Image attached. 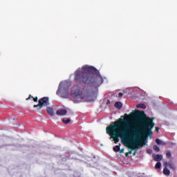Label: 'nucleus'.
Instances as JSON below:
<instances>
[{"label": "nucleus", "instance_id": "obj_5", "mask_svg": "<svg viewBox=\"0 0 177 177\" xmlns=\"http://www.w3.org/2000/svg\"><path fill=\"white\" fill-rule=\"evenodd\" d=\"M49 106V97H44L39 100V104L37 105H34L33 107L38 109V110H41L42 107H48Z\"/></svg>", "mask_w": 177, "mask_h": 177}, {"label": "nucleus", "instance_id": "obj_4", "mask_svg": "<svg viewBox=\"0 0 177 177\" xmlns=\"http://www.w3.org/2000/svg\"><path fill=\"white\" fill-rule=\"evenodd\" d=\"M71 96L75 99H79V97H82V91L78 86H73L71 90Z\"/></svg>", "mask_w": 177, "mask_h": 177}, {"label": "nucleus", "instance_id": "obj_16", "mask_svg": "<svg viewBox=\"0 0 177 177\" xmlns=\"http://www.w3.org/2000/svg\"><path fill=\"white\" fill-rule=\"evenodd\" d=\"M172 156V153H171V151H167L166 153L167 158H171Z\"/></svg>", "mask_w": 177, "mask_h": 177}, {"label": "nucleus", "instance_id": "obj_22", "mask_svg": "<svg viewBox=\"0 0 177 177\" xmlns=\"http://www.w3.org/2000/svg\"><path fill=\"white\" fill-rule=\"evenodd\" d=\"M30 98L33 99L34 97H32V96H31V95H30L29 97L28 98H26V100H30Z\"/></svg>", "mask_w": 177, "mask_h": 177}, {"label": "nucleus", "instance_id": "obj_19", "mask_svg": "<svg viewBox=\"0 0 177 177\" xmlns=\"http://www.w3.org/2000/svg\"><path fill=\"white\" fill-rule=\"evenodd\" d=\"M147 153H148V154H151V153H153V150H151V149H147Z\"/></svg>", "mask_w": 177, "mask_h": 177}, {"label": "nucleus", "instance_id": "obj_9", "mask_svg": "<svg viewBox=\"0 0 177 177\" xmlns=\"http://www.w3.org/2000/svg\"><path fill=\"white\" fill-rule=\"evenodd\" d=\"M154 161H161L162 160V155L156 154L153 155Z\"/></svg>", "mask_w": 177, "mask_h": 177}, {"label": "nucleus", "instance_id": "obj_20", "mask_svg": "<svg viewBox=\"0 0 177 177\" xmlns=\"http://www.w3.org/2000/svg\"><path fill=\"white\" fill-rule=\"evenodd\" d=\"M122 96H124V93H118V97H122Z\"/></svg>", "mask_w": 177, "mask_h": 177}, {"label": "nucleus", "instance_id": "obj_21", "mask_svg": "<svg viewBox=\"0 0 177 177\" xmlns=\"http://www.w3.org/2000/svg\"><path fill=\"white\" fill-rule=\"evenodd\" d=\"M124 151H125V149H124V148H122V149L119 150L120 154L124 153Z\"/></svg>", "mask_w": 177, "mask_h": 177}, {"label": "nucleus", "instance_id": "obj_26", "mask_svg": "<svg viewBox=\"0 0 177 177\" xmlns=\"http://www.w3.org/2000/svg\"><path fill=\"white\" fill-rule=\"evenodd\" d=\"M127 153H129V154H132V151H129Z\"/></svg>", "mask_w": 177, "mask_h": 177}, {"label": "nucleus", "instance_id": "obj_25", "mask_svg": "<svg viewBox=\"0 0 177 177\" xmlns=\"http://www.w3.org/2000/svg\"><path fill=\"white\" fill-rule=\"evenodd\" d=\"M136 153H137V151H135L133 152V156H136Z\"/></svg>", "mask_w": 177, "mask_h": 177}, {"label": "nucleus", "instance_id": "obj_23", "mask_svg": "<svg viewBox=\"0 0 177 177\" xmlns=\"http://www.w3.org/2000/svg\"><path fill=\"white\" fill-rule=\"evenodd\" d=\"M34 102H38V97H33Z\"/></svg>", "mask_w": 177, "mask_h": 177}, {"label": "nucleus", "instance_id": "obj_11", "mask_svg": "<svg viewBox=\"0 0 177 177\" xmlns=\"http://www.w3.org/2000/svg\"><path fill=\"white\" fill-rule=\"evenodd\" d=\"M115 107L119 110H121V109H122V104L120 102H116L115 103Z\"/></svg>", "mask_w": 177, "mask_h": 177}, {"label": "nucleus", "instance_id": "obj_3", "mask_svg": "<svg viewBox=\"0 0 177 177\" xmlns=\"http://www.w3.org/2000/svg\"><path fill=\"white\" fill-rule=\"evenodd\" d=\"M56 93L57 95H60L64 99H68V96H70L68 93V84H67L66 82H61Z\"/></svg>", "mask_w": 177, "mask_h": 177}, {"label": "nucleus", "instance_id": "obj_10", "mask_svg": "<svg viewBox=\"0 0 177 177\" xmlns=\"http://www.w3.org/2000/svg\"><path fill=\"white\" fill-rule=\"evenodd\" d=\"M156 143H157V145H161V146H165V145H167L164 141L157 138L156 140Z\"/></svg>", "mask_w": 177, "mask_h": 177}, {"label": "nucleus", "instance_id": "obj_24", "mask_svg": "<svg viewBox=\"0 0 177 177\" xmlns=\"http://www.w3.org/2000/svg\"><path fill=\"white\" fill-rule=\"evenodd\" d=\"M106 104H110V100H107Z\"/></svg>", "mask_w": 177, "mask_h": 177}, {"label": "nucleus", "instance_id": "obj_12", "mask_svg": "<svg viewBox=\"0 0 177 177\" xmlns=\"http://www.w3.org/2000/svg\"><path fill=\"white\" fill-rule=\"evenodd\" d=\"M167 167H165V168L163 169V174L165 175H170L171 174V171H169V169H168V168H167Z\"/></svg>", "mask_w": 177, "mask_h": 177}, {"label": "nucleus", "instance_id": "obj_8", "mask_svg": "<svg viewBox=\"0 0 177 177\" xmlns=\"http://www.w3.org/2000/svg\"><path fill=\"white\" fill-rule=\"evenodd\" d=\"M164 166L165 167H170L171 169H176L175 165L172 162H164Z\"/></svg>", "mask_w": 177, "mask_h": 177}, {"label": "nucleus", "instance_id": "obj_17", "mask_svg": "<svg viewBox=\"0 0 177 177\" xmlns=\"http://www.w3.org/2000/svg\"><path fill=\"white\" fill-rule=\"evenodd\" d=\"M156 169H160L161 168V162H158L155 166Z\"/></svg>", "mask_w": 177, "mask_h": 177}, {"label": "nucleus", "instance_id": "obj_13", "mask_svg": "<svg viewBox=\"0 0 177 177\" xmlns=\"http://www.w3.org/2000/svg\"><path fill=\"white\" fill-rule=\"evenodd\" d=\"M62 122H63V124H65V125H68V124H70V122H71V120H70V119H66V120L63 119Z\"/></svg>", "mask_w": 177, "mask_h": 177}, {"label": "nucleus", "instance_id": "obj_7", "mask_svg": "<svg viewBox=\"0 0 177 177\" xmlns=\"http://www.w3.org/2000/svg\"><path fill=\"white\" fill-rule=\"evenodd\" d=\"M46 111H47L48 114L50 117L55 116V111H53V108H52V107H47Z\"/></svg>", "mask_w": 177, "mask_h": 177}, {"label": "nucleus", "instance_id": "obj_14", "mask_svg": "<svg viewBox=\"0 0 177 177\" xmlns=\"http://www.w3.org/2000/svg\"><path fill=\"white\" fill-rule=\"evenodd\" d=\"M136 107L137 109H146V105L145 104H138Z\"/></svg>", "mask_w": 177, "mask_h": 177}, {"label": "nucleus", "instance_id": "obj_1", "mask_svg": "<svg viewBox=\"0 0 177 177\" xmlns=\"http://www.w3.org/2000/svg\"><path fill=\"white\" fill-rule=\"evenodd\" d=\"M153 121L154 118L147 117L145 111L135 110L109 124L106 131L115 143L120 142V138L124 139L129 135L125 146L131 150H138L146 145L142 138L147 139L148 136L153 135L151 129L156 125Z\"/></svg>", "mask_w": 177, "mask_h": 177}, {"label": "nucleus", "instance_id": "obj_2", "mask_svg": "<svg viewBox=\"0 0 177 177\" xmlns=\"http://www.w3.org/2000/svg\"><path fill=\"white\" fill-rule=\"evenodd\" d=\"M75 81L79 84L101 85L103 84V77L96 68L84 65L75 72Z\"/></svg>", "mask_w": 177, "mask_h": 177}, {"label": "nucleus", "instance_id": "obj_28", "mask_svg": "<svg viewBox=\"0 0 177 177\" xmlns=\"http://www.w3.org/2000/svg\"><path fill=\"white\" fill-rule=\"evenodd\" d=\"M159 129H160V128H158V127L156 128V131H158Z\"/></svg>", "mask_w": 177, "mask_h": 177}, {"label": "nucleus", "instance_id": "obj_6", "mask_svg": "<svg viewBox=\"0 0 177 177\" xmlns=\"http://www.w3.org/2000/svg\"><path fill=\"white\" fill-rule=\"evenodd\" d=\"M57 115H66V114H67V110L66 109H59L58 111H57L56 112Z\"/></svg>", "mask_w": 177, "mask_h": 177}, {"label": "nucleus", "instance_id": "obj_27", "mask_svg": "<svg viewBox=\"0 0 177 177\" xmlns=\"http://www.w3.org/2000/svg\"><path fill=\"white\" fill-rule=\"evenodd\" d=\"M128 154H129V153H128V152H127V153H125L126 157H128Z\"/></svg>", "mask_w": 177, "mask_h": 177}, {"label": "nucleus", "instance_id": "obj_15", "mask_svg": "<svg viewBox=\"0 0 177 177\" xmlns=\"http://www.w3.org/2000/svg\"><path fill=\"white\" fill-rule=\"evenodd\" d=\"M120 146H121V144H119V145H116L115 147H113V151H115V153L120 151Z\"/></svg>", "mask_w": 177, "mask_h": 177}, {"label": "nucleus", "instance_id": "obj_18", "mask_svg": "<svg viewBox=\"0 0 177 177\" xmlns=\"http://www.w3.org/2000/svg\"><path fill=\"white\" fill-rule=\"evenodd\" d=\"M154 151H156L157 153H158V151H160V147H158V146L157 145H153V147Z\"/></svg>", "mask_w": 177, "mask_h": 177}]
</instances>
